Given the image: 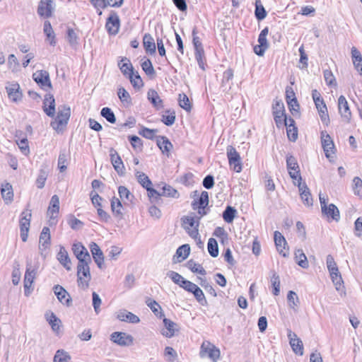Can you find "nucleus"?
<instances>
[{
    "mask_svg": "<svg viewBox=\"0 0 362 362\" xmlns=\"http://www.w3.org/2000/svg\"><path fill=\"white\" fill-rule=\"evenodd\" d=\"M90 262H78L77 265V283L78 286L86 289L89 286V281L91 279L89 264Z\"/></svg>",
    "mask_w": 362,
    "mask_h": 362,
    "instance_id": "f257e3e1",
    "label": "nucleus"
},
{
    "mask_svg": "<svg viewBox=\"0 0 362 362\" xmlns=\"http://www.w3.org/2000/svg\"><path fill=\"white\" fill-rule=\"evenodd\" d=\"M200 218L192 216H184L181 218L182 226L187 232L189 235L197 240L199 238V226Z\"/></svg>",
    "mask_w": 362,
    "mask_h": 362,
    "instance_id": "f03ea898",
    "label": "nucleus"
},
{
    "mask_svg": "<svg viewBox=\"0 0 362 362\" xmlns=\"http://www.w3.org/2000/svg\"><path fill=\"white\" fill-rule=\"evenodd\" d=\"M326 264L327 269L329 272L332 281L334 284L336 289L339 291L343 284V280L340 272H339L337 263L334 257L331 255H328L326 259Z\"/></svg>",
    "mask_w": 362,
    "mask_h": 362,
    "instance_id": "7ed1b4c3",
    "label": "nucleus"
},
{
    "mask_svg": "<svg viewBox=\"0 0 362 362\" xmlns=\"http://www.w3.org/2000/svg\"><path fill=\"white\" fill-rule=\"evenodd\" d=\"M272 114L278 128L284 127V123L288 119L285 113L284 104L281 100H274L272 104Z\"/></svg>",
    "mask_w": 362,
    "mask_h": 362,
    "instance_id": "20e7f679",
    "label": "nucleus"
},
{
    "mask_svg": "<svg viewBox=\"0 0 362 362\" xmlns=\"http://www.w3.org/2000/svg\"><path fill=\"white\" fill-rule=\"evenodd\" d=\"M319 199L322 213L327 217L332 218L334 221H339L340 219V214L338 208L334 204L327 205V198L321 193L319 194Z\"/></svg>",
    "mask_w": 362,
    "mask_h": 362,
    "instance_id": "39448f33",
    "label": "nucleus"
},
{
    "mask_svg": "<svg viewBox=\"0 0 362 362\" xmlns=\"http://www.w3.org/2000/svg\"><path fill=\"white\" fill-rule=\"evenodd\" d=\"M37 275V268L29 263L27 264L25 274H24V294L29 296L34 290L33 282Z\"/></svg>",
    "mask_w": 362,
    "mask_h": 362,
    "instance_id": "423d86ee",
    "label": "nucleus"
},
{
    "mask_svg": "<svg viewBox=\"0 0 362 362\" xmlns=\"http://www.w3.org/2000/svg\"><path fill=\"white\" fill-rule=\"evenodd\" d=\"M58 110L55 121L51 123V126L53 129L57 130L59 129L62 127L66 125L71 115V110L68 106H60Z\"/></svg>",
    "mask_w": 362,
    "mask_h": 362,
    "instance_id": "0eeeda50",
    "label": "nucleus"
},
{
    "mask_svg": "<svg viewBox=\"0 0 362 362\" xmlns=\"http://www.w3.org/2000/svg\"><path fill=\"white\" fill-rule=\"evenodd\" d=\"M200 356H208L214 362H216L220 357V350L208 341H205L201 346Z\"/></svg>",
    "mask_w": 362,
    "mask_h": 362,
    "instance_id": "6e6552de",
    "label": "nucleus"
},
{
    "mask_svg": "<svg viewBox=\"0 0 362 362\" xmlns=\"http://www.w3.org/2000/svg\"><path fill=\"white\" fill-rule=\"evenodd\" d=\"M227 156L230 168L236 173H240L242 170L241 158L233 146H228L227 147Z\"/></svg>",
    "mask_w": 362,
    "mask_h": 362,
    "instance_id": "1a4fd4ad",
    "label": "nucleus"
},
{
    "mask_svg": "<svg viewBox=\"0 0 362 362\" xmlns=\"http://www.w3.org/2000/svg\"><path fill=\"white\" fill-rule=\"evenodd\" d=\"M33 78L42 89L46 91L51 89L52 84L49 79V75L46 69L37 70L33 74Z\"/></svg>",
    "mask_w": 362,
    "mask_h": 362,
    "instance_id": "9d476101",
    "label": "nucleus"
},
{
    "mask_svg": "<svg viewBox=\"0 0 362 362\" xmlns=\"http://www.w3.org/2000/svg\"><path fill=\"white\" fill-rule=\"evenodd\" d=\"M321 142L325 156L330 159L335 154V147L332 139L325 131L321 132Z\"/></svg>",
    "mask_w": 362,
    "mask_h": 362,
    "instance_id": "9b49d317",
    "label": "nucleus"
},
{
    "mask_svg": "<svg viewBox=\"0 0 362 362\" xmlns=\"http://www.w3.org/2000/svg\"><path fill=\"white\" fill-rule=\"evenodd\" d=\"M110 340L119 346H129L133 344L134 337L126 332H115L110 335Z\"/></svg>",
    "mask_w": 362,
    "mask_h": 362,
    "instance_id": "f8f14e48",
    "label": "nucleus"
},
{
    "mask_svg": "<svg viewBox=\"0 0 362 362\" xmlns=\"http://www.w3.org/2000/svg\"><path fill=\"white\" fill-rule=\"evenodd\" d=\"M120 26V20L117 14V13L114 11H112L110 16L107 18L105 28L107 33L110 35H116L119 32Z\"/></svg>",
    "mask_w": 362,
    "mask_h": 362,
    "instance_id": "ddd939ff",
    "label": "nucleus"
},
{
    "mask_svg": "<svg viewBox=\"0 0 362 362\" xmlns=\"http://www.w3.org/2000/svg\"><path fill=\"white\" fill-rule=\"evenodd\" d=\"M54 8L53 0H41L37 7V13L40 16L47 18L52 16Z\"/></svg>",
    "mask_w": 362,
    "mask_h": 362,
    "instance_id": "4468645a",
    "label": "nucleus"
},
{
    "mask_svg": "<svg viewBox=\"0 0 362 362\" xmlns=\"http://www.w3.org/2000/svg\"><path fill=\"white\" fill-rule=\"evenodd\" d=\"M123 75L129 78L131 84L135 89H139L144 86L143 81L135 69H121Z\"/></svg>",
    "mask_w": 362,
    "mask_h": 362,
    "instance_id": "2eb2a0df",
    "label": "nucleus"
},
{
    "mask_svg": "<svg viewBox=\"0 0 362 362\" xmlns=\"http://www.w3.org/2000/svg\"><path fill=\"white\" fill-rule=\"evenodd\" d=\"M53 291L60 303L68 307L71 306L72 299L69 293L62 286L55 285L53 287Z\"/></svg>",
    "mask_w": 362,
    "mask_h": 362,
    "instance_id": "dca6fc26",
    "label": "nucleus"
},
{
    "mask_svg": "<svg viewBox=\"0 0 362 362\" xmlns=\"http://www.w3.org/2000/svg\"><path fill=\"white\" fill-rule=\"evenodd\" d=\"M295 185H296V183H295ZM297 186L303 204L308 206H312L313 204V199L312 198L310 189L308 187L307 185L305 182L303 183L302 182H299V183H297Z\"/></svg>",
    "mask_w": 362,
    "mask_h": 362,
    "instance_id": "f3484780",
    "label": "nucleus"
},
{
    "mask_svg": "<svg viewBox=\"0 0 362 362\" xmlns=\"http://www.w3.org/2000/svg\"><path fill=\"white\" fill-rule=\"evenodd\" d=\"M110 156L115 170L119 175H123L124 174V166L123 162L117 151L113 148H111L110 150Z\"/></svg>",
    "mask_w": 362,
    "mask_h": 362,
    "instance_id": "a211bd4d",
    "label": "nucleus"
},
{
    "mask_svg": "<svg viewBox=\"0 0 362 362\" xmlns=\"http://www.w3.org/2000/svg\"><path fill=\"white\" fill-rule=\"evenodd\" d=\"M43 110L49 117H54L55 115V100L53 95L47 93L45 96L43 102Z\"/></svg>",
    "mask_w": 362,
    "mask_h": 362,
    "instance_id": "6ab92c4d",
    "label": "nucleus"
},
{
    "mask_svg": "<svg viewBox=\"0 0 362 362\" xmlns=\"http://www.w3.org/2000/svg\"><path fill=\"white\" fill-rule=\"evenodd\" d=\"M90 249L95 262L100 269H103L104 265V255L100 247L95 243L93 242L90 245Z\"/></svg>",
    "mask_w": 362,
    "mask_h": 362,
    "instance_id": "aec40b11",
    "label": "nucleus"
},
{
    "mask_svg": "<svg viewBox=\"0 0 362 362\" xmlns=\"http://www.w3.org/2000/svg\"><path fill=\"white\" fill-rule=\"evenodd\" d=\"M274 238L277 251L284 257H287L288 252L286 251V246L287 245V243L285 238L279 231L274 232Z\"/></svg>",
    "mask_w": 362,
    "mask_h": 362,
    "instance_id": "412c9836",
    "label": "nucleus"
},
{
    "mask_svg": "<svg viewBox=\"0 0 362 362\" xmlns=\"http://www.w3.org/2000/svg\"><path fill=\"white\" fill-rule=\"evenodd\" d=\"M288 337L290 339V344L293 351L296 354L302 356L303 354V346L302 341L297 338L296 334L291 331H289Z\"/></svg>",
    "mask_w": 362,
    "mask_h": 362,
    "instance_id": "4be33fe9",
    "label": "nucleus"
},
{
    "mask_svg": "<svg viewBox=\"0 0 362 362\" xmlns=\"http://www.w3.org/2000/svg\"><path fill=\"white\" fill-rule=\"evenodd\" d=\"M338 108L341 117L349 121L350 119L351 113L349 109L348 102L345 97L343 95H341L338 98Z\"/></svg>",
    "mask_w": 362,
    "mask_h": 362,
    "instance_id": "5701e85b",
    "label": "nucleus"
},
{
    "mask_svg": "<svg viewBox=\"0 0 362 362\" xmlns=\"http://www.w3.org/2000/svg\"><path fill=\"white\" fill-rule=\"evenodd\" d=\"M6 92L9 99L13 102L21 100V92L20 91V86L18 83H9L6 87Z\"/></svg>",
    "mask_w": 362,
    "mask_h": 362,
    "instance_id": "b1692460",
    "label": "nucleus"
},
{
    "mask_svg": "<svg viewBox=\"0 0 362 362\" xmlns=\"http://www.w3.org/2000/svg\"><path fill=\"white\" fill-rule=\"evenodd\" d=\"M117 318L120 321L133 324H136L140 322V319L137 315L126 310L119 311L117 315Z\"/></svg>",
    "mask_w": 362,
    "mask_h": 362,
    "instance_id": "393cba45",
    "label": "nucleus"
},
{
    "mask_svg": "<svg viewBox=\"0 0 362 362\" xmlns=\"http://www.w3.org/2000/svg\"><path fill=\"white\" fill-rule=\"evenodd\" d=\"M122 209L123 206L122 204L121 201L116 197H113L111 199V210L114 216L117 220H122L124 218V213L122 211Z\"/></svg>",
    "mask_w": 362,
    "mask_h": 362,
    "instance_id": "a878e982",
    "label": "nucleus"
},
{
    "mask_svg": "<svg viewBox=\"0 0 362 362\" xmlns=\"http://www.w3.org/2000/svg\"><path fill=\"white\" fill-rule=\"evenodd\" d=\"M163 324L165 330L163 329L161 334L168 338L173 337L175 335V331L178 330L177 329V324L165 317L163 318Z\"/></svg>",
    "mask_w": 362,
    "mask_h": 362,
    "instance_id": "bb28decb",
    "label": "nucleus"
},
{
    "mask_svg": "<svg viewBox=\"0 0 362 362\" xmlns=\"http://www.w3.org/2000/svg\"><path fill=\"white\" fill-rule=\"evenodd\" d=\"M284 126L286 127L287 136L291 141H295L298 138V130L295 126V121L293 118L289 117L287 122L284 123Z\"/></svg>",
    "mask_w": 362,
    "mask_h": 362,
    "instance_id": "cd10ccee",
    "label": "nucleus"
},
{
    "mask_svg": "<svg viewBox=\"0 0 362 362\" xmlns=\"http://www.w3.org/2000/svg\"><path fill=\"white\" fill-rule=\"evenodd\" d=\"M50 240L51 235L49 228L45 226L42 228V230L40 235V250L47 249L51 244Z\"/></svg>",
    "mask_w": 362,
    "mask_h": 362,
    "instance_id": "c85d7f7f",
    "label": "nucleus"
},
{
    "mask_svg": "<svg viewBox=\"0 0 362 362\" xmlns=\"http://www.w3.org/2000/svg\"><path fill=\"white\" fill-rule=\"evenodd\" d=\"M157 145L163 154H166L168 156H169L173 148V144L167 137L163 136H158L157 139Z\"/></svg>",
    "mask_w": 362,
    "mask_h": 362,
    "instance_id": "c756f323",
    "label": "nucleus"
},
{
    "mask_svg": "<svg viewBox=\"0 0 362 362\" xmlns=\"http://www.w3.org/2000/svg\"><path fill=\"white\" fill-rule=\"evenodd\" d=\"M57 259L66 270H71V260L69 257L68 252L64 247H60L59 251L57 254Z\"/></svg>",
    "mask_w": 362,
    "mask_h": 362,
    "instance_id": "7c9ffc66",
    "label": "nucleus"
},
{
    "mask_svg": "<svg viewBox=\"0 0 362 362\" xmlns=\"http://www.w3.org/2000/svg\"><path fill=\"white\" fill-rule=\"evenodd\" d=\"M209 204V193L206 191H203L199 198L194 199L192 204L193 209L196 210L197 208H206Z\"/></svg>",
    "mask_w": 362,
    "mask_h": 362,
    "instance_id": "2f4dec72",
    "label": "nucleus"
},
{
    "mask_svg": "<svg viewBox=\"0 0 362 362\" xmlns=\"http://www.w3.org/2000/svg\"><path fill=\"white\" fill-rule=\"evenodd\" d=\"M147 96L148 100L157 110H159L163 107V100L160 99V96L156 90L153 89L149 90L147 93Z\"/></svg>",
    "mask_w": 362,
    "mask_h": 362,
    "instance_id": "473e14b6",
    "label": "nucleus"
},
{
    "mask_svg": "<svg viewBox=\"0 0 362 362\" xmlns=\"http://www.w3.org/2000/svg\"><path fill=\"white\" fill-rule=\"evenodd\" d=\"M288 306L295 312L298 311L300 305V300L296 292L288 291L287 294Z\"/></svg>",
    "mask_w": 362,
    "mask_h": 362,
    "instance_id": "72a5a7b5",
    "label": "nucleus"
},
{
    "mask_svg": "<svg viewBox=\"0 0 362 362\" xmlns=\"http://www.w3.org/2000/svg\"><path fill=\"white\" fill-rule=\"evenodd\" d=\"M43 31L47 37V40L49 41L51 45L54 46L56 44L55 34L51 23L49 21H45L44 23Z\"/></svg>",
    "mask_w": 362,
    "mask_h": 362,
    "instance_id": "f704fd0d",
    "label": "nucleus"
},
{
    "mask_svg": "<svg viewBox=\"0 0 362 362\" xmlns=\"http://www.w3.org/2000/svg\"><path fill=\"white\" fill-rule=\"evenodd\" d=\"M143 45L146 52L154 54L156 52V44L152 36L146 33L143 37Z\"/></svg>",
    "mask_w": 362,
    "mask_h": 362,
    "instance_id": "c9c22d12",
    "label": "nucleus"
},
{
    "mask_svg": "<svg viewBox=\"0 0 362 362\" xmlns=\"http://www.w3.org/2000/svg\"><path fill=\"white\" fill-rule=\"evenodd\" d=\"M259 45L255 46L254 52L259 56L263 55L266 49L269 47V43L266 36H262L259 35L258 37Z\"/></svg>",
    "mask_w": 362,
    "mask_h": 362,
    "instance_id": "e433bc0d",
    "label": "nucleus"
},
{
    "mask_svg": "<svg viewBox=\"0 0 362 362\" xmlns=\"http://www.w3.org/2000/svg\"><path fill=\"white\" fill-rule=\"evenodd\" d=\"M59 206L49 204L47 209V216L49 217L48 223L50 226L55 225L57 222V215L59 214Z\"/></svg>",
    "mask_w": 362,
    "mask_h": 362,
    "instance_id": "4c0bfd02",
    "label": "nucleus"
},
{
    "mask_svg": "<svg viewBox=\"0 0 362 362\" xmlns=\"http://www.w3.org/2000/svg\"><path fill=\"white\" fill-rule=\"evenodd\" d=\"M295 259L297 264L303 269H306L309 267L308 261L306 255L303 252V250L298 249L295 252Z\"/></svg>",
    "mask_w": 362,
    "mask_h": 362,
    "instance_id": "58836bf2",
    "label": "nucleus"
},
{
    "mask_svg": "<svg viewBox=\"0 0 362 362\" xmlns=\"http://www.w3.org/2000/svg\"><path fill=\"white\" fill-rule=\"evenodd\" d=\"M176 119L175 112L173 110H166L162 115L161 122L166 126H172Z\"/></svg>",
    "mask_w": 362,
    "mask_h": 362,
    "instance_id": "ea45409f",
    "label": "nucleus"
},
{
    "mask_svg": "<svg viewBox=\"0 0 362 362\" xmlns=\"http://www.w3.org/2000/svg\"><path fill=\"white\" fill-rule=\"evenodd\" d=\"M1 194L4 201L6 202H11L13 196L12 186L9 183H5L2 185Z\"/></svg>",
    "mask_w": 362,
    "mask_h": 362,
    "instance_id": "a19ab883",
    "label": "nucleus"
},
{
    "mask_svg": "<svg viewBox=\"0 0 362 362\" xmlns=\"http://www.w3.org/2000/svg\"><path fill=\"white\" fill-rule=\"evenodd\" d=\"M190 252V247L189 245L185 244L179 247L176 251L175 255L174 257H177V258L181 257V259H178L177 262H180L182 260L187 258Z\"/></svg>",
    "mask_w": 362,
    "mask_h": 362,
    "instance_id": "79ce46f5",
    "label": "nucleus"
},
{
    "mask_svg": "<svg viewBox=\"0 0 362 362\" xmlns=\"http://www.w3.org/2000/svg\"><path fill=\"white\" fill-rule=\"evenodd\" d=\"M47 320L50 325L52 329L54 332L58 333L62 324L61 320L53 313H52L50 315L47 317Z\"/></svg>",
    "mask_w": 362,
    "mask_h": 362,
    "instance_id": "37998d69",
    "label": "nucleus"
},
{
    "mask_svg": "<svg viewBox=\"0 0 362 362\" xmlns=\"http://www.w3.org/2000/svg\"><path fill=\"white\" fill-rule=\"evenodd\" d=\"M146 304L158 317L161 318L164 317V314L161 311V307L156 300L148 299Z\"/></svg>",
    "mask_w": 362,
    "mask_h": 362,
    "instance_id": "c03bdc74",
    "label": "nucleus"
},
{
    "mask_svg": "<svg viewBox=\"0 0 362 362\" xmlns=\"http://www.w3.org/2000/svg\"><path fill=\"white\" fill-rule=\"evenodd\" d=\"M179 105L185 110L187 112H189L192 110V105L189 102V98L185 93H180L178 95Z\"/></svg>",
    "mask_w": 362,
    "mask_h": 362,
    "instance_id": "a18cd8bd",
    "label": "nucleus"
},
{
    "mask_svg": "<svg viewBox=\"0 0 362 362\" xmlns=\"http://www.w3.org/2000/svg\"><path fill=\"white\" fill-rule=\"evenodd\" d=\"M71 356L70 355L63 349H59L57 351L53 362H70Z\"/></svg>",
    "mask_w": 362,
    "mask_h": 362,
    "instance_id": "49530a36",
    "label": "nucleus"
},
{
    "mask_svg": "<svg viewBox=\"0 0 362 362\" xmlns=\"http://www.w3.org/2000/svg\"><path fill=\"white\" fill-rule=\"evenodd\" d=\"M188 268L193 272V273H197L201 275H206V270L203 268V267L196 263L194 260L190 259L187 263Z\"/></svg>",
    "mask_w": 362,
    "mask_h": 362,
    "instance_id": "de8ad7c7",
    "label": "nucleus"
},
{
    "mask_svg": "<svg viewBox=\"0 0 362 362\" xmlns=\"http://www.w3.org/2000/svg\"><path fill=\"white\" fill-rule=\"evenodd\" d=\"M117 95L122 103L127 105L132 104L131 96L124 88L120 87L118 89Z\"/></svg>",
    "mask_w": 362,
    "mask_h": 362,
    "instance_id": "09e8293b",
    "label": "nucleus"
},
{
    "mask_svg": "<svg viewBox=\"0 0 362 362\" xmlns=\"http://www.w3.org/2000/svg\"><path fill=\"white\" fill-rule=\"evenodd\" d=\"M118 193L121 199L124 202L125 201L132 202L134 195L130 191L124 186H119L118 188Z\"/></svg>",
    "mask_w": 362,
    "mask_h": 362,
    "instance_id": "8fccbe9b",
    "label": "nucleus"
},
{
    "mask_svg": "<svg viewBox=\"0 0 362 362\" xmlns=\"http://www.w3.org/2000/svg\"><path fill=\"white\" fill-rule=\"evenodd\" d=\"M236 210L233 207L228 206L223 213V218L226 223H230L233 222Z\"/></svg>",
    "mask_w": 362,
    "mask_h": 362,
    "instance_id": "3c124183",
    "label": "nucleus"
},
{
    "mask_svg": "<svg viewBox=\"0 0 362 362\" xmlns=\"http://www.w3.org/2000/svg\"><path fill=\"white\" fill-rule=\"evenodd\" d=\"M136 177L137 178L138 182L144 187L147 188L152 185L151 181L148 178V177L144 173L136 170L135 173Z\"/></svg>",
    "mask_w": 362,
    "mask_h": 362,
    "instance_id": "603ef678",
    "label": "nucleus"
},
{
    "mask_svg": "<svg viewBox=\"0 0 362 362\" xmlns=\"http://www.w3.org/2000/svg\"><path fill=\"white\" fill-rule=\"evenodd\" d=\"M148 192V196L151 202L159 204L160 197H162V192H158L156 189L151 187V186L146 188Z\"/></svg>",
    "mask_w": 362,
    "mask_h": 362,
    "instance_id": "864d4df0",
    "label": "nucleus"
},
{
    "mask_svg": "<svg viewBox=\"0 0 362 362\" xmlns=\"http://www.w3.org/2000/svg\"><path fill=\"white\" fill-rule=\"evenodd\" d=\"M352 60L356 68H362V56L361 52L354 47L351 48Z\"/></svg>",
    "mask_w": 362,
    "mask_h": 362,
    "instance_id": "5fc2aeb1",
    "label": "nucleus"
},
{
    "mask_svg": "<svg viewBox=\"0 0 362 362\" xmlns=\"http://www.w3.org/2000/svg\"><path fill=\"white\" fill-rule=\"evenodd\" d=\"M255 16L258 21H262L267 16V12L262 5L259 0L256 1L255 2Z\"/></svg>",
    "mask_w": 362,
    "mask_h": 362,
    "instance_id": "6e6d98bb",
    "label": "nucleus"
},
{
    "mask_svg": "<svg viewBox=\"0 0 362 362\" xmlns=\"http://www.w3.org/2000/svg\"><path fill=\"white\" fill-rule=\"evenodd\" d=\"M100 115L110 123L115 124L116 122L115 115L110 108L103 107L101 110Z\"/></svg>",
    "mask_w": 362,
    "mask_h": 362,
    "instance_id": "4d7b16f0",
    "label": "nucleus"
},
{
    "mask_svg": "<svg viewBox=\"0 0 362 362\" xmlns=\"http://www.w3.org/2000/svg\"><path fill=\"white\" fill-rule=\"evenodd\" d=\"M208 251L213 257H216L218 255V243L214 238H209L208 242Z\"/></svg>",
    "mask_w": 362,
    "mask_h": 362,
    "instance_id": "13d9d810",
    "label": "nucleus"
},
{
    "mask_svg": "<svg viewBox=\"0 0 362 362\" xmlns=\"http://www.w3.org/2000/svg\"><path fill=\"white\" fill-rule=\"evenodd\" d=\"M193 293L194 298L196 300L202 305H207V300L205 298V296L202 291V290L197 286L196 288L194 289V292H192Z\"/></svg>",
    "mask_w": 362,
    "mask_h": 362,
    "instance_id": "bf43d9fd",
    "label": "nucleus"
},
{
    "mask_svg": "<svg viewBox=\"0 0 362 362\" xmlns=\"http://www.w3.org/2000/svg\"><path fill=\"white\" fill-rule=\"evenodd\" d=\"M324 78L327 86L331 87H337V81L331 69H325L324 71Z\"/></svg>",
    "mask_w": 362,
    "mask_h": 362,
    "instance_id": "052dcab7",
    "label": "nucleus"
},
{
    "mask_svg": "<svg viewBox=\"0 0 362 362\" xmlns=\"http://www.w3.org/2000/svg\"><path fill=\"white\" fill-rule=\"evenodd\" d=\"M67 154L65 151H62L58 158V168L61 173L66 170Z\"/></svg>",
    "mask_w": 362,
    "mask_h": 362,
    "instance_id": "680f3d73",
    "label": "nucleus"
},
{
    "mask_svg": "<svg viewBox=\"0 0 362 362\" xmlns=\"http://www.w3.org/2000/svg\"><path fill=\"white\" fill-rule=\"evenodd\" d=\"M271 283L273 287V294L278 296L280 293V279L279 276L276 273H274L271 277Z\"/></svg>",
    "mask_w": 362,
    "mask_h": 362,
    "instance_id": "e2e57ef3",
    "label": "nucleus"
},
{
    "mask_svg": "<svg viewBox=\"0 0 362 362\" xmlns=\"http://www.w3.org/2000/svg\"><path fill=\"white\" fill-rule=\"evenodd\" d=\"M21 276V265L18 262L15 263L12 272V282L13 285H18Z\"/></svg>",
    "mask_w": 362,
    "mask_h": 362,
    "instance_id": "0e129e2a",
    "label": "nucleus"
},
{
    "mask_svg": "<svg viewBox=\"0 0 362 362\" xmlns=\"http://www.w3.org/2000/svg\"><path fill=\"white\" fill-rule=\"evenodd\" d=\"M162 196L164 197H178V192L177 191L172 187L170 185H165L162 187Z\"/></svg>",
    "mask_w": 362,
    "mask_h": 362,
    "instance_id": "69168bd1",
    "label": "nucleus"
},
{
    "mask_svg": "<svg viewBox=\"0 0 362 362\" xmlns=\"http://www.w3.org/2000/svg\"><path fill=\"white\" fill-rule=\"evenodd\" d=\"M320 119L322 123L328 126L330 122L329 117L327 112V108L326 105H322L319 109H317Z\"/></svg>",
    "mask_w": 362,
    "mask_h": 362,
    "instance_id": "338daca9",
    "label": "nucleus"
},
{
    "mask_svg": "<svg viewBox=\"0 0 362 362\" xmlns=\"http://www.w3.org/2000/svg\"><path fill=\"white\" fill-rule=\"evenodd\" d=\"M354 194L362 197V180L359 177H355L353 180Z\"/></svg>",
    "mask_w": 362,
    "mask_h": 362,
    "instance_id": "774afa93",
    "label": "nucleus"
}]
</instances>
